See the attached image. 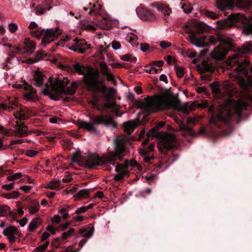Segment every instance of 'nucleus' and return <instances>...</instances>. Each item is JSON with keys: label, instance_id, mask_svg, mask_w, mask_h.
Instances as JSON below:
<instances>
[{"label": "nucleus", "instance_id": "obj_49", "mask_svg": "<svg viewBox=\"0 0 252 252\" xmlns=\"http://www.w3.org/2000/svg\"><path fill=\"white\" fill-rule=\"evenodd\" d=\"M87 211V208L85 207V206H82L78 208L75 212V214L79 215L80 214L84 213Z\"/></svg>", "mask_w": 252, "mask_h": 252}, {"label": "nucleus", "instance_id": "obj_61", "mask_svg": "<svg viewBox=\"0 0 252 252\" xmlns=\"http://www.w3.org/2000/svg\"><path fill=\"white\" fill-rule=\"evenodd\" d=\"M83 41L85 40L84 39H78L77 38H75L74 39L75 44L76 45L78 48H80L81 46H82Z\"/></svg>", "mask_w": 252, "mask_h": 252}, {"label": "nucleus", "instance_id": "obj_35", "mask_svg": "<svg viewBox=\"0 0 252 252\" xmlns=\"http://www.w3.org/2000/svg\"><path fill=\"white\" fill-rule=\"evenodd\" d=\"M90 190L88 189H83L79 191L76 194L79 198H87L89 197Z\"/></svg>", "mask_w": 252, "mask_h": 252}, {"label": "nucleus", "instance_id": "obj_53", "mask_svg": "<svg viewBox=\"0 0 252 252\" xmlns=\"http://www.w3.org/2000/svg\"><path fill=\"white\" fill-rule=\"evenodd\" d=\"M3 189H6L7 190H10L14 188V184L10 183L9 184L3 185L2 186Z\"/></svg>", "mask_w": 252, "mask_h": 252}, {"label": "nucleus", "instance_id": "obj_7", "mask_svg": "<svg viewBox=\"0 0 252 252\" xmlns=\"http://www.w3.org/2000/svg\"><path fill=\"white\" fill-rule=\"evenodd\" d=\"M50 82L51 84L50 86V88L52 90L54 89L55 85H56L58 88L57 91L60 94L72 95L75 94L78 87V84L76 82H72L70 84V87H67L65 88L70 82L68 78L65 77H63V80L57 78L55 82H54L53 78H50Z\"/></svg>", "mask_w": 252, "mask_h": 252}, {"label": "nucleus", "instance_id": "obj_15", "mask_svg": "<svg viewBox=\"0 0 252 252\" xmlns=\"http://www.w3.org/2000/svg\"><path fill=\"white\" fill-rule=\"evenodd\" d=\"M143 108L146 113L150 114L163 109V105L160 101H150L145 104Z\"/></svg>", "mask_w": 252, "mask_h": 252}, {"label": "nucleus", "instance_id": "obj_4", "mask_svg": "<svg viewBox=\"0 0 252 252\" xmlns=\"http://www.w3.org/2000/svg\"><path fill=\"white\" fill-rule=\"evenodd\" d=\"M252 53V41L244 43L241 47L238 49V52L229 57L228 66L236 72L239 73L238 77L241 78V85L246 86V81L243 76L248 78L249 71L250 69V61L245 54Z\"/></svg>", "mask_w": 252, "mask_h": 252}, {"label": "nucleus", "instance_id": "obj_27", "mask_svg": "<svg viewBox=\"0 0 252 252\" xmlns=\"http://www.w3.org/2000/svg\"><path fill=\"white\" fill-rule=\"evenodd\" d=\"M179 128L181 131H183L185 134L189 135L191 136L195 135V132L194 130L188 126L187 125L181 123L179 125Z\"/></svg>", "mask_w": 252, "mask_h": 252}, {"label": "nucleus", "instance_id": "obj_25", "mask_svg": "<svg viewBox=\"0 0 252 252\" xmlns=\"http://www.w3.org/2000/svg\"><path fill=\"white\" fill-rule=\"evenodd\" d=\"M137 124L132 121H129L124 123L125 132L128 134H130L136 127Z\"/></svg>", "mask_w": 252, "mask_h": 252}, {"label": "nucleus", "instance_id": "obj_52", "mask_svg": "<svg viewBox=\"0 0 252 252\" xmlns=\"http://www.w3.org/2000/svg\"><path fill=\"white\" fill-rule=\"evenodd\" d=\"M164 163L162 161H158L157 163H154V170H156L157 171L158 169L162 168L163 166Z\"/></svg>", "mask_w": 252, "mask_h": 252}, {"label": "nucleus", "instance_id": "obj_24", "mask_svg": "<svg viewBox=\"0 0 252 252\" xmlns=\"http://www.w3.org/2000/svg\"><path fill=\"white\" fill-rule=\"evenodd\" d=\"M180 103L181 101L177 97H173L171 100L166 103V105L167 108L174 109H179L180 107Z\"/></svg>", "mask_w": 252, "mask_h": 252}, {"label": "nucleus", "instance_id": "obj_47", "mask_svg": "<svg viewBox=\"0 0 252 252\" xmlns=\"http://www.w3.org/2000/svg\"><path fill=\"white\" fill-rule=\"evenodd\" d=\"M91 48V46L90 44H87L86 41H83L82 46L80 48H78L79 50H82L83 51V53L85 52V51Z\"/></svg>", "mask_w": 252, "mask_h": 252}, {"label": "nucleus", "instance_id": "obj_29", "mask_svg": "<svg viewBox=\"0 0 252 252\" xmlns=\"http://www.w3.org/2000/svg\"><path fill=\"white\" fill-rule=\"evenodd\" d=\"M71 207V206L66 205L59 210V213L61 214L62 217L63 219L66 220L70 218L69 212Z\"/></svg>", "mask_w": 252, "mask_h": 252}, {"label": "nucleus", "instance_id": "obj_38", "mask_svg": "<svg viewBox=\"0 0 252 252\" xmlns=\"http://www.w3.org/2000/svg\"><path fill=\"white\" fill-rule=\"evenodd\" d=\"M175 69L176 70L177 76L179 78H182L184 75V69L183 67L178 66V65H175Z\"/></svg>", "mask_w": 252, "mask_h": 252}, {"label": "nucleus", "instance_id": "obj_16", "mask_svg": "<svg viewBox=\"0 0 252 252\" xmlns=\"http://www.w3.org/2000/svg\"><path fill=\"white\" fill-rule=\"evenodd\" d=\"M136 12L138 17L142 20L152 21L156 18L154 14L144 7H139L137 8Z\"/></svg>", "mask_w": 252, "mask_h": 252}, {"label": "nucleus", "instance_id": "obj_33", "mask_svg": "<svg viewBox=\"0 0 252 252\" xmlns=\"http://www.w3.org/2000/svg\"><path fill=\"white\" fill-rule=\"evenodd\" d=\"M97 26L101 29L106 30H109L112 29L111 24L106 21V19H103L100 21H98Z\"/></svg>", "mask_w": 252, "mask_h": 252}, {"label": "nucleus", "instance_id": "obj_12", "mask_svg": "<svg viewBox=\"0 0 252 252\" xmlns=\"http://www.w3.org/2000/svg\"><path fill=\"white\" fill-rule=\"evenodd\" d=\"M128 161L126 160L124 164L117 163L115 166V171L117 172L113 180L116 182L122 181L126 176H129Z\"/></svg>", "mask_w": 252, "mask_h": 252}, {"label": "nucleus", "instance_id": "obj_51", "mask_svg": "<svg viewBox=\"0 0 252 252\" xmlns=\"http://www.w3.org/2000/svg\"><path fill=\"white\" fill-rule=\"evenodd\" d=\"M38 154V152L33 150H29L27 151L26 155L30 157H33Z\"/></svg>", "mask_w": 252, "mask_h": 252}, {"label": "nucleus", "instance_id": "obj_63", "mask_svg": "<svg viewBox=\"0 0 252 252\" xmlns=\"http://www.w3.org/2000/svg\"><path fill=\"white\" fill-rule=\"evenodd\" d=\"M140 46H141V50L143 51V52H146L147 51L149 48V46L148 44L147 43H145V44H143V43H141L140 44Z\"/></svg>", "mask_w": 252, "mask_h": 252}, {"label": "nucleus", "instance_id": "obj_26", "mask_svg": "<svg viewBox=\"0 0 252 252\" xmlns=\"http://www.w3.org/2000/svg\"><path fill=\"white\" fill-rule=\"evenodd\" d=\"M42 220L38 217L33 219L30 222L28 229L30 232H33L39 225L41 224Z\"/></svg>", "mask_w": 252, "mask_h": 252}, {"label": "nucleus", "instance_id": "obj_6", "mask_svg": "<svg viewBox=\"0 0 252 252\" xmlns=\"http://www.w3.org/2000/svg\"><path fill=\"white\" fill-rule=\"evenodd\" d=\"M91 123L85 121H79L77 125L79 128L84 129L89 132L97 133L98 130L95 126L104 125V126H111L114 128L117 127V124L113 119L110 115H103L102 114L96 116L90 117Z\"/></svg>", "mask_w": 252, "mask_h": 252}, {"label": "nucleus", "instance_id": "obj_39", "mask_svg": "<svg viewBox=\"0 0 252 252\" xmlns=\"http://www.w3.org/2000/svg\"><path fill=\"white\" fill-rule=\"evenodd\" d=\"M28 208L30 214L33 215L39 211V205L38 203H36L33 206H30Z\"/></svg>", "mask_w": 252, "mask_h": 252}, {"label": "nucleus", "instance_id": "obj_55", "mask_svg": "<svg viewBox=\"0 0 252 252\" xmlns=\"http://www.w3.org/2000/svg\"><path fill=\"white\" fill-rule=\"evenodd\" d=\"M112 46L114 49L117 50L121 47L120 42L117 41H113L112 42Z\"/></svg>", "mask_w": 252, "mask_h": 252}, {"label": "nucleus", "instance_id": "obj_17", "mask_svg": "<svg viewBox=\"0 0 252 252\" xmlns=\"http://www.w3.org/2000/svg\"><path fill=\"white\" fill-rule=\"evenodd\" d=\"M52 78L50 77L49 78V83L50 84H46L45 88L43 90V93L45 95H49L50 98L54 100H59V95H61L57 91L58 88L56 85H55V88L54 89H51L50 87L51 86V83L50 82V79Z\"/></svg>", "mask_w": 252, "mask_h": 252}, {"label": "nucleus", "instance_id": "obj_50", "mask_svg": "<svg viewBox=\"0 0 252 252\" xmlns=\"http://www.w3.org/2000/svg\"><path fill=\"white\" fill-rule=\"evenodd\" d=\"M9 30L11 33H14L17 30V26L13 23H11L8 26Z\"/></svg>", "mask_w": 252, "mask_h": 252}, {"label": "nucleus", "instance_id": "obj_30", "mask_svg": "<svg viewBox=\"0 0 252 252\" xmlns=\"http://www.w3.org/2000/svg\"><path fill=\"white\" fill-rule=\"evenodd\" d=\"M200 70L202 73L213 72L215 68L212 64H209L207 62H204L202 63V67L200 69Z\"/></svg>", "mask_w": 252, "mask_h": 252}, {"label": "nucleus", "instance_id": "obj_54", "mask_svg": "<svg viewBox=\"0 0 252 252\" xmlns=\"http://www.w3.org/2000/svg\"><path fill=\"white\" fill-rule=\"evenodd\" d=\"M72 180L73 179L71 177V175L70 174H68L63 179L62 181L64 183H68L71 182Z\"/></svg>", "mask_w": 252, "mask_h": 252}, {"label": "nucleus", "instance_id": "obj_10", "mask_svg": "<svg viewBox=\"0 0 252 252\" xmlns=\"http://www.w3.org/2000/svg\"><path fill=\"white\" fill-rule=\"evenodd\" d=\"M228 19L232 24L242 23L243 32L247 34H252V21L248 19L246 16L240 14H234L230 15Z\"/></svg>", "mask_w": 252, "mask_h": 252}, {"label": "nucleus", "instance_id": "obj_8", "mask_svg": "<svg viewBox=\"0 0 252 252\" xmlns=\"http://www.w3.org/2000/svg\"><path fill=\"white\" fill-rule=\"evenodd\" d=\"M217 7L221 10L226 8L232 9L234 4L241 9H248L252 5V0H215Z\"/></svg>", "mask_w": 252, "mask_h": 252}, {"label": "nucleus", "instance_id": "obj_58", "mask_svg": "<svg viewBox=\"0 0 252 252\" xmlns=\"http://www.w3.org/2000/svg\"><path fill=\"white\" fill-rule=\"evenodd\" d=\"M171 46V43L165 41H161L160 43V46L162 48H166Z\"/></svg>", "mask_w": 252, "mask_h": 252}, {"label": "nucleus", "instance_id": "obj_44", "mask_svg": "<svg viewBox=\"0 0 252 252\" xmlns=\"http://www.w3.org/2000/svg\"><path fill=\"white\" fill-rule=\"evenodd\" d=\"M22 176V174L20 172L16 173L12 176L8 177L7 179L9 181H13L16 179L20 178Z\"/></svg>", "mask_w": 252, "mask_h": 252}, {"label": "nucleus", "instance_id": "obj_41", "mask_svg": "<svg viewBox=\"0 0 252 252\" xmlns=\"http://www.w3.org/2000/svg\"><path fill=\"white\" fill-rule=\"evenodd\" d=\"M75 229L74 228H70L67 231L64 232L62 234V239L63 240H66L68 237L72 235L74 232Z\"/></svg>", "mask_w": 252, "mask_h": 252}, {"label": "nucleus", "instance_id": "obj_31", "mask_svg": "<svg viewBox=\"0 0 252 252\" xmlns=\"http://www.w3.org/2000/svg\"><path fill=\"white\" fill-rule=\"evenodd\" d=\"M140 154L143 158V160H144L145 164L149 165L153 163V161L155 160V158L153 156H151L149 154H148L145 150L141 151Z\"/></svg>", "mask_w": 252, "mask_h": 252}, {"label": "nucleus", "instance_id": "obj_9", "mask_svg": "<svg viewBox=\"0 0 252 252\" xmlns=\"http://www.w3.org/2000/svg\"><path fill=\"white\" fill-rule=\"evenodd\" d=\"M58 29L54 30L53 29L47 30L46 31L44 30H37L35 31L32 32V34L37 38H40L43 36L41 43L43 45L46 46L50 43L55 38L57 37L58 35L59 34L58 32Z\"/></svg>", "mask_w": 252, "mask_h": 252}, {"label": "nucleus", "instance_id": "obj_2", "mask_svg": "<svg viewBox=\"0 0 252 252\" xmlns=\"http://www.w3.org/2000/svg\"><path fill=\"white\" fill-rule=\"evenodd\" d=\"M183 30L186 33L189 34L188 39L190 43L197 47H204L219 43V45L215 47L214 51L217 59H223L230 48L231 39L221 34L203 35L198 38L196 32L191 29L189 24L184 25Z\"/></svg>", "mask_w": 252, "mask_h": 252}, {"label": "nucleus", "instance_id": "obj_23", "mask_svg": "<svg viewBox=\"0 0 252 252\" xmlns=\"http://www.w3.org/2000/svg\"><path fill=\"white\" fill-rule=\"evenodd\" d=\"M165 125V122L160 121L159 122L156 126L151 128L148 132V136L149 137H158L159 136V132H158V129L162 127Z\"/></svg>", "mask_w": 252, "mask_h": 252}, {"label": "nucleus", "instance_id": "obj_62", "mask_svg": "<svg viewBox=\"0 0 252 252\" xmlns=\"http://www.w3.org/2000/svg\"><path fill=\"white\" fill-rule=\"evenodd\" d=\"M50 236V234L47 232H44L41 236V240L42 242H43L45 241L46 239H47L49 236Z\"/></svg>", "mask_w": 252, "mask_h": 252}, {"label": "nucleus", "instance_id": "obj_14", "mask_svg": "<svg viewBox=\"0 0 252 252\" xmlns=\"http://www.w3.org/2000/svg\"><path fill=\"white\" fill-rule=\"evenodd\" d=\"M177 149L175 138L173 137L164 138L161 142V146L159 147L160 152L164 153L166 151L174 150Z\"/></svg>", "mask_w": 252, "mask_h": 252}, {"label": "nucleus", "instance_id": "obj_45", "mask_svg": "<svg viewBox=\"0 0 252 252\" xmlns=\"http://www.w3.org/2000/svg\"><path fill=\"white\" fill-rule=\"evenodd\" d=\"M182 9L186 13H189L191 12L192 8L190 5L184 3L182 5Z\"/></svg>", "mask_w": 252, "mask_h": 252}, {"label": "nucleus", "instance_id": "obj_34", "mask_svg": "<svg viewBox=\"0 0 252 252\" xmlns=\"http://www.w3.org/2000/svg\"><path fill=\"white\" fill-rule=\"evenodd\" d=\"M63 187V186H61V182L57 180L51 181L49 183L47 186V188L51 189H59Z\"/></svg>", "mask_w": 252, "mask_h": 252}, {"label": "nucleus", "instance_id": "obj_48", "mask_svg": "<svg viewBox=\"0 0 252 252\" xmlns=\"http://www.w3.org/2000/svg\"><path fill=\"white\" fill-rule=\"evenodd\" d=\"M15 57V55L12 51L8 50V57L6 60L7 63H11V60Z\"/></svg>", "mask_w": 252, "mask_h": 252}, {"label": "nucleus", "instance_id": "obj_21", "mask_svg": "<svg viewBox=\"0 0 252 252\" xmlns=\"http://www.w3.org/2000/svg\"><path fill=\"white\" fill-rule=\"evenodd\" d=\"M100 67L102 74L107 77V80L108 81H112L114 79V76L110 72V69H109L107 64L105 63H100Z\"/></svg>", "mask_w": 252, "mask_h": 252}, {"label": "nucleus", "instance_id": "obj_22", "mask_svg": "<svg viewBox=\"0 0 252 252\" xmlns=\"http://www.w3.org/2000/svg\"><path fill=\"white\" fill-rule=\"evenodd\" d=\"M45 77V75L41 72H35L33 77L34 85L37 87H42L43 86V81Z\"/></svg>", "mask_w": 252, "mask_h": 252}, {"label": "nucleus", "instance_id": "obj_57", "mask_svg": "<svg viewBox=\"0 0 252 252\" xmlns=\"http://www.w3.org/2000/svg\"><path fill=\"white\" fill-rule=\"evenodd\" d=\"M69 49L71 50H72L74 52H78V53H82V54H83V51L82 50H79V49L77 47V46H76V45H72L71 46H70L69 47Z\"/></svg>", "mask_w": 252, "mask_h": 252}, {"label": "nucleus", "instance_id": "obj_64", "mask_svg": "<svg viewBox=\"0 0 252 252\" xmlns=\"http://www.w3.org/2000/svg\"><path fill=\"white\" fill-rule=\"evenodd\" d=\"M32 187L30 186H23L20 188V189L26 192H28L31 189Z\"/></svg>", "mask_w": 252, "mask_h": 252}, {"label": "nucleus", "instance_id": "obj_19", "mask_svg": "<svg viewBox=\"0 0 252 252\" xmlns=\"http://www.w3.org/2000/svg\"><path fill=\"white\" fill-rule=\"evenodd\" d=\"M158 10L160 12L164 17V20L167 22L166 18L171 13L172 10L168 6L160 3H156L153 4Z\"/></svg>", "mask_w": 252, "mask_h": 252}, {"label": "nucleus", "instance_id": "obj_46", "mask_svg": "<svg viewBox=\"0 0 252 252\" xmlns=\"http://www.w3.org/2000/svg\"><path fill=\"white\" fill-rule=\"evenodd\" d=\"M45 56L42 53V52H38L35 55L34 59L36 62H37L41 60Z\"/></svg>", "mask_w": 252, "mask_h": 252}, {"label": "nucleus", "instance_id": "obj_40", "mask_svg": "<svg viewBox=\"0 0 252 252\" xmlns=\"http://www.w3.org/2000/svg\"><path fill=\"white\" fill-rule=\"evenodd\" d=\"M81 25L83 27V28L86 30H91V31H95L96 28L94 27V26L89 24L86 21H82L81 22Z\"/></svg>", "mask_w": 252, "mask_h": 252}, {"label": "nucleus", "instance_id": "obj_43", "mask_svg": "<svg viewBox=\"0 0 252 252\" xmlns=\"http://www.w3.org/2000/svg\"><path fill=\"white\" fill-rule=\"evenodd\" d=\"M205 15L213 19H217L219 17L218 14L209 10H206L205 12Z\"/></svg>", "mask_w": 252, "mask_h": 252}, {"label": "nucleus", "instance_id": "obj_60", "mask_svg": "<svg viewBox=\"0 0 252 252\" xmlns=\"http://www.w3.org/2000/svg\"><path fill=\"white\" fill-rule=\"evenodd\" d=\"M46 230L49 231L53 235L55 234L56 232V229L50 225L47 226Z\"/></svg>", "mask_w": 252, "mask_h": 252}, {"label": "nucleus", "instance_id": "obj_32", "mask_svg": "<svg viewBox=\"0 0 252 252\" xmlns=\"http://www.w3.org/2000/svg\"><path fill=\"white\" fill-rule=\"evenodd\" d=\"M28 87L30 89V93H28L25 94V96L26 98L29 100H31L32 101H35L37 100V97L35 96L33 94L36 93V91L32 86H29L27 84Z\"/></svg>", "mask_w": 252, "mask_h": 252}, {"label": "nucleus", "instance_id": "obj_3", "mask_svg": "<svg viewBox=\"0 0 252 252\" xmlns=\"http://www.w3.org/2000/svg\"><path fill=\"white\" fill-rule=\"evenodd\" d=\"M124 139H116L115 141V150L109 152L107 155L101 157L90 156L84 161V166L88 168H94L97 166L105 165L106 170L110 171L112 167L110 164L115 165L117 160L122 161L126 152V146Z\"/></svg>", "mask_w": 252, "mask_h": 252}, {"label": "nucleus", "instance_id": "obj_56", "mask_svg": "<svg viewBox=\"0 0 252 252\" xmlns=\"http://www.w3.org/2000/svg\"><path fill=\"white\" fill-rule=\"evenodd\" d=\"M152 63L153 65L157 66L159 67H162L163 65L164 62L162 61H154Z\"/></svg>", "mask_w": 252, "mask_h": 252}, {"label": "nucleus", "instance_id": "obj_42", "mask_svg": "<svg viewBox=\"0 0 252 252\" xmlns=\"http://www.w3.org/2000/svg\"><path fill=\"white\" fill-rule=\"evenodd\" d=\"M49 244V242L46 241L43 245H40L39 246L36 247L35 249L38 252H44L47 248Z\"/></svg>", "mask_w": 252, "mask_h": 252}, {"label": "nucleus", "instance_id": "obj_1", "mask_svg": "<svg viewBox=\"0 0 252 252\" xmlns=\"http://www.w3.org/2000/svg\"><path fill=\"white\" fill-rule=\"evenodd\" d=\"M230 103L231 108L228 109L225 112L220 111L216 115L215 106L210 104L205 100L197 104H196L195 102H193L189 106H188L189 103H187L185 106L182 108V111L184 113L188 114L190 111L194 110L195 107L202 109L207 108L208 111L212 115L211 121L215 125H217L216 121H220L227 126H229L232 121L235 119H240L242 116V111L247 110L249 106L248 103L243 101H239L236 103L233 101H230Z\"/></svg>", "mask_w": 252, "mask_h": 252}, {"label": "nucleus", "instance_id": "obj_36", "mask_svg": "<svg viewBox=\"0 0 252 252\" xmlns=\"http://www.w3.org/2000/svg\"><path fill=\"white\" fill-rule=\"evenodd\" d=\"M10 213V207L7 205H0V216H5Z\"/></svg>", "mask_w": 252, "mask_h": 252}, {"label": "nucleus", "instance_id": "obj_11", "mask_svg": "<svg viewBox=\"0 0 252 252\" xmlns=\"http://www.w3.org/2000/svg\"><path fill=\"white\" fill-rule=\"evenodd\" d=\"M16 118H18L19 121H16L15 125V134L19 137H25L31 134V131L28 130V127L25 125L24 123L21 122V121L25 120L27 118V116L20 112L15 115Z\"/></svg>", "mask_w": 252, "mask_h": 252}, {"label": "nucleus", "instance_id": "obj_28", "mask_svg": "<svg viewBox=\"0 0 252 252\" xmlns=\"http://www.w3.org/2000/svg\"><path fill=\"white\" fill-rule=\"evenodd\" d=\"M210 87L213 93L219 96H220L222 95V93L218 82H214L210 84Z\"/></svg>", "mask_w": 252, "mask_h": 252}, {"label": "nucleus", "instance_id": "obj_5", "mask_svg": "<svg viewBox=\"0 0 252 252\" xmlns=\"http://www.w3.org/2000/svg\"><path fill=\"white\" fill-rule=\"evenodd\" d=\"M73 67L76 72L85 75V84L89 91L95 94L101 93L104 94H106L107 88L103 81L100 80L98 72L91 71L85 75V67L78 62L73 64Z\"/></svg>", "mask_w": 252, "mask_h": 252}, {"label": "nucleus", "instance_id": "obj_59", "mask_svg": "<svg viewBox=\"0 0 252 252\" xmlns=\"http://www.w3.org/2000/svg\"><path fill=\"white\" fill-rule=\"evenodd\" d=\"M146 179L147 181H154L157 179V176L154 174H152L149 176H147L146 177Z\"/></svg>", "mask_w": 252, "mask_h": 252}, {"label": "nucleus", "instance_id": "obj_37", "mask_svg": "<svg viewBox=\"0 0 252 252\" xmlns=\"http://www.w3.org/2000/svg\"><path fill=\"white\" fill-rule=\"evenodd\" d=\"M82 158L81 156V155H80V154H79L77 152H75V153H73V154L71 157V161H72L73 162L77 163L79 164L81 162Z\"/></svg>", "mask_w": 252, "mask_h": 252}, {"label": "nucleus", "instance_id": "obj_13", "mask_svg": "<svg viewBox=\"0 0 252 252\" xmlns=\"http://www.w3.org/2000/svg\"><path fill=\"white\" fill-rule=\"evenodd\" d=\"M24 44L25 47L24 49H22L19 47L15 46L14 48L12 49V50L9 51H12L15 55L23 54L25 52V51L24 50H26L27 53L29 54H32L35 49V43L30 39H26L24 41Z\"/></svg>", "mask_w": 252, "mask_h": 252}, {"label": "nucleus", "instance_id": "obj_20", "mask_svg": "<svg viewBox=\"0 0 252 252\" xmlns=\"http://www.w3.org/2000/svg\"><path fill=\"white\" fill-rule=\"evenodd\" d=\"M89 4L90 6V11L89 12L90 15L97 16L101 15L102 13V6L100 4L98 3V1L93 4L89 3Z\"/></svg>", "mask_w": 252, "mask_h": 252}, {"label": "nucleus", "instance_id": "obj_18", "mask_svg": "<svg viewBox=\"0 0 252 252\" xmlns=\"http://www.w3.org/2000/svg\"><path fill=\"white\" fill-rule=\"evenodd\" d=\"M18 232L16 227L14 226H10L5 229L2 233L4 236H7L8 240L11 243H13L16 241V237L14 235Z\"/></svg>", "mask_w": 252, "mask_h": 252}]
</instances>
